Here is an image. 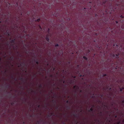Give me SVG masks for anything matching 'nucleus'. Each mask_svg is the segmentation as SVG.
<instances>
[{
  "mask_svg": "<svg viewBox=\"0 0 124 124\" xmlns=\"http://www.w3.org/2000/svg\"><path fill=\"white\" fill-rule=\"evenodd\" d=\"M37 64L38 63V62H37Z\"/></svg>",
  "mask_w": 124,
  "mask_h": 124,
  "instance_id": "nucleus-10",
  "label": "nucleus"
},
{
  "mask_svg": "<svg viewBox=\"0 0 124 124\" xmlns=\"http://www.w3.org/2000/svg\"><path fill=\"white\" fill-rule=\"evenodd\" d=\"M40 19H38L37 20V21L38 22H39V21H40Z\"/></svg>",
  "mask_w": 124,
  "mask_h": 124,
  "instance_id": "nucleus-2",
  "label": "nucleus"
},
{
  "mask_svg": "<svg viewBox=\"0 0 124 124\" xmlns=\"http://www.w3.org/2000/svg\"><path fill=\"white\" fill-rule=\"evenodd\" d=\"M92 110V109L91 108V110Z\"/></svg>",
  "mask_w": 124,
  "mask_h": 124,
  "instance_id": "nucleus-12",
  "label": "nucleus"
},
{
  "mask_svg": "<svg viewBox=\"0 0 124 124\" xmlns=\"http://www.w3.org/2000/svg\"><path fill=\"white\" fill-rule=\"evenodd\" d=\"M46 40H47V41H48L49 40V39L47 37H46Z\"/></svg>",
  "mask_w": 124,
  "mask_h": 124,
  "instance_id": "nucleus-1",
  "label": "nucleus"
},
{
  "mask_svg": "<svg viewBox=\"0 0 124 124\" xmlns=\"http://www.w3.org/2000/svg\"><path fill=\"white\" fill-rule=\"evenodd\" d=\"M120 90H121V91L122 90L121 89Z\"/></svg>",
  "mask_w": 124,
  "mask_h": 124,
  "instance_id": "nucleus-9",
  "label": "nucleus"
},
{
  "mask_svg": "<svg viewBox=\"0 0 124 124\" xmlns=\"http://www.w3.org/2000/svg\"><path fill=\"white\" fill-rule=\"evenodd\" d=\"M116 55L117 56L118 55H117L116 54Z\"/></svg>",
  "mask_w": 124,
  "mask_h": 124,
  "instance_id": "nucleus-8",
  "label": "nucleus"
},
{
  "mask_svg": "<svg viewBox=\"0 0 124 124\" xmlns=\"http://www.w3.org/2000/svg\"><path fill=\"white\" fill-rule=\"evenodd\" d=\"M58 46V44H57L55 45V46Z\"/></svg>",
  "mask_w": 124,
  "mask_h": 124,
  "instance_id": "nucleus-4",
  "label": "nucleus"
},
{
  "mask_svg": "<svg viewBox=\"0 0 124 124\" xmlns=\"http://www.w3.org/2000/svg\"><path fill=\"white\" fill-rule=\"evenodd\" d=\"M39 27H40V28L41 29V27L40 26H39Z\"/></svg>",
  "mask_w": 124,
  "mask_h": 124,
  "instance_id": "nucleus-7",
  "label": "nucleus"
},
{
  "mask_svg": "<svg viewBox=\"0 0 124 124\" xmlns=\"http://www.w3.org/2000/svg\"><path fill=\"white\" fill-rule=\"evenodd\" d=\"M116 23H118V22L117 21H116Z\"/></svg>",
  "mask_w": 124,
  "mask_h": 124,
  "instance_id": "nucleus-6",
  "label": "nucleus"
},
{
  "mask_svg": "<svg viewBox=\"0 0 124 124\" xmlns=\"http://www.w3.org/2000/svg\"><path fill=\"white\" fill-rule=\"evenodd\" d=\"M123 122H124V120H123Z\"/></svg>",
  "mask_w": 124,
  "mask_h": 124,
  "instance_id": "nucleus-11",
  "label": "nucleus"
},
{
  "mask_svg": "<svg viewBox=\"0 0 124 124\" xmlns=\"http://www.w3.org/2000/svg\"><path fill=\"white\" fill-rule=\"evenodd\" d=\"M83 58H84V59H85L86 60V59H87V58H86V57H84H84H83Z\"/></svg>",
  "mask_w": 124,
  "mask_h": 124,
  "instance_id": "nucleus-3",
  "label": "nucleus"
},
{
  "mask_svg": "<svg viewBox=\"0 0 124 124\" xmlns=\"http://www.w3.org/2000/svg\"><path fill=\"white\" fill-rule=\"evenodd\" d=\"M121 17H122V18H123V17L122 16H120Z\"/></svg>",
  "mask_w": 124,
  "mask_h": 124,
  "instance_id": "nucleus-5",
  "label": "nucleus"
}]
</instances>
